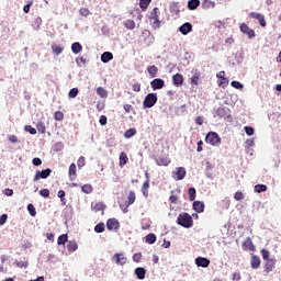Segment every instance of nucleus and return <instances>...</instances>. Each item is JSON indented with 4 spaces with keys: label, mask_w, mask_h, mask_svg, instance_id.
I'll return each instance as SVG.
<instances>
[{
    "label": "nucleus",
    "mask_w": 281,
    "mask_h": 281,
    "mask_svg": "<svg viewBox=\"0 0 281 281\" xmlns=\"http://www.w3.org/2000/svg\"><path fill=\"white\" fill-rule=\"evenodd\" d=\"M177 224L180 225V227H184V229H190V227L194 225V221L191 214L180 213L177 218Z\"/></svg>",
    "instance_id": "f257e3e1"
},
{
    "label": "nucleus",
    "mask_w": 281,
    "mask_h": 281,
    "mask_svg": "<svg viewBox=\"0 0 281 281\" xmlns=\"http://www.w3.org/2000/svg\"><path fill=\"white\" fill-rule=\"evenodd\" d=\"M157 93H148L143 101V109H153L157 104Z\"/></svg>",
    "instance_id": "f03ea898"
},
{
    "label": "nucleus",
    "mask_w": 281,
    "mask_h": 281,
    "mask_svg": "<svg viewBox=\"0 0 281 281\" xmlns=\"http://www.w3.org/2000/svg\"><path fill=\"white\" fill-rule=\"evenodd\" d=\"M205 142L211 146H221V136L216 132H209L205 136Z\"/></svg>",
    "instance_id": "7ed1b4c3"
},
{
    "label": "nucleus",
    "mask_w": 281,
    "mask_h": 281,
    "mask_svg": "<svg viewBox=\"0 0 281 281\" xmlns=\"http://www.w3.org/2000/svg\"><path fill=\"white\" fill-rule=\"evenodd\" d=\"M149 19L153 22L154 30H159L161 27V21H159V8H154L153 11L149 13Z\"/></svg>",
    "instance_id": "20e7f679"
},
{
    "label": "nucleus",
    "mask_w": 281,
    "mask_h": 281,
    "mask_svg": "<svg viewBox=\"0 0 281 281\" xmlns=\"http://www.w3.org/2000/svg\"><path fill=\"white\" fill-rule=\"evenodd\" d=\"M186 175H188L186 167H177L176 171L172 172L175 181H183L186 179Z\"/></svg>",
    "instance_id": "39448f33"
},
{
    "label": "nucleus",
    "mask_w": 281,
    "mask_h": 281,
    "mask_svg": "<svg viewBox=\"0 0 281 281\" xmlns=\"http://www.w3.org/2000/svg\"><path fill=\"white\" fill-rule=\"evenodd\" d=\"M49 175H52V169L50 168H46L44 170H37L33 181H41V179H47L49 177Z\"/></svg>",
    "instance_id": "423d86ee"
},
{
    "label": "nucleus",
    "mask_w": 281,
    "mask_h": 281,
    "mask_svg": "<svg viewBox=\"0 0 281 281\" xmlns=\"http://www.w3.org/2000/svg\"><path fill=\"white\" fill-rule=\"evenodd\" d=\"M217 80V85L218 87H222V89H225V87H227V85H229V79H227V77H225V70L220 71L216 75Z\"/></svg>",
    "instance_id": "0eeeda50"
},
{
    "label": "nucleus",
    "mask_w": 281,
    "mask_h": 281,
    "mask_svg": "<svg viewBox=\"0 0 281 281\" xmlns=\"http://www.w3.org/2000/svg\"><path fill=\"white\" fill-rule=\"evenodd\" d=\"M239 30L243 32V34H246L248 38H256V31L249 29V25L246 23L240 24Z\"/></svg>",
    "instance_id": "6e6552de"
},
{
    "label": "nucleus",
    "mask_w": 281,
    "mask_h": 281,
    "mask_svg": "<svg viewBox=\"0 0 281 281\" xmlns=\"http://www.w3.org/2000/svg\"><path fill=\"white\" fill-rule=\"evenodd\" d=\"M150 87L154 91H159V89H162L164 87H166V81H164V79L161 78H156L151 80Z\"/></svg>",
    "instance_id": "1a4fd4ad"
},
{
    "label": "nucleus",
    "mask_w": 281,
    "mask_h": 281,
    "mask_svg": "<svg viewBox=\"0 0 281 281\" xmlns=\"http://www.w3.org/2000/svg\"><path fill=\"white\" fill-rule=\"evenodd\" d=\"M215 115L217 117H232V114H229V108L227 106L217 108L215 111Z\"/></svg>",
    "instance_id": "9d476101"
},
{
    "label": "nucleus",
    "mask_w": 281,
    "mask_h": 281,
    "mask_svg": "<svg viewBox=\"0 0 281 281\" xmlns=\"http://www.w3.org/2000/svg\"><path fill=\"white\" fill-rule=\"evenodd\" d=\"M210 259L207 257H198L195 258L196 267H202V269H207L210 267Z\"/></svg>",
    "instance_id": "9b49d317"
},
{
    "label": "nucleus",
    "mask_w": 281,
    "mask_h": 281,
    "mask_svg": "<svg viewBox=\"0 0 281 281\" xmlns=\"http://www.w3.org/2000/svg\"><path fill=\"white\" fill-rule=\"evenodd\" d=\"M113 259L115 260L116 265H120L121 267H124V265H126V262L128 261V258H126L123 252H116L113 256Z\"/></svg>",
    "instance_id": "f8f14e48"
},
{
    "label": "nucleus",
    "mask_w": 281,
    "mask_h": 281,
    "mask_svg": "<svg viewBox=\"0 0 281 281\" xmlns=\"http://www.w3.org/2000/svg\"><path fill=\"white\" fill-rule=\"evenodd\" d=\"M179 32L182 33L183 36H188L190 32H192V23L186 22L179 26Z\"/></svg>",
    "instance_id": "ddd939ff"
},
{
    "label": "nucleus",
    "mask_w": 281,
    "mask_h": 281,
    "mask_svg": "<svg viewBox=\"0 0 281 281\" xmlns=\"http://www.w3.org/2000/svg\"><path fill=\"white\" fill-rule=\"evenodd\" d=\"M106 229H109V232H113V229H120V222H117L115 218H109L106 221Z\"/></svg>",
    "instance_id": "4468645a"
},
{
    "label": "nucleus",
    "mask_w": 281,
    "mask_h": 281,
    "mask_svg": "<svg viewBox=\"0 0 281 281\" xmlns=\"http://www.w3.org/2000/svg\"><path fill=\"white\" fill-rule=\"evenodd\" d=\"M250 16L251 19H256L257 21H259V25H261V27H267V21L265 20V15L252 12L250 13Z\"/></svg>",
    "instance_id": "2eb2a0df"
},
{
    "label": "nucleus",
    "mask_w": 281,
    "mask_h": 281,
    "mask_svg": "<svg viewBox=\"0 0 281 281\" xmlns=\"http://www.w3.org/2000/svg\"><path fill=\"white\" fill-rule=\"evenodd\" d=\"M193 210L198 214H201L202 212H205V203H203L201 201H194L193 202Z\"/></svg>",
    "instance_id": "dca6fc26"
},
{
    "label": "nucleus",
    "mask_w": 281,
    "mask_h": 281,
    "mask_svg": "<svg viewBox=\"0 0 281 281\" xmlns=\"http://www.w3.org/2000/svg\"><path fill=\"white\" fill-rule=\"evenodd\" d=\"M172 82L175 87H181L183 85V75L181 74L173 75Z\"/></svg>",
    "instance_id": "f3484780"
},
{
    "label": "nucleus",
    "mask_w": 281,
    "mask_h": 281,
    "mask_svg": "<svg viewBox=\"0 0 281 281\" xmlns=\"http://www.w3.org/2000/svg\"><path fill=\"white\" fill-rule=\"evenodd\" d=\"M134 273L138 280H144L146 278V269L138 267L134 270Z\"/></svg>",
    "instance_id": "a211bd4d"
},
{
    "label": "nucleus",
    "mask_w": 281,
    "mask_h": 281,
    "mask_svg": "<svg viewBox=\"0 0 281 281\" xmlns=\"http://www.w3.org/2000/svg\"><path fill=\"white\" fill-rule=\"evenodd\" d=\"M145 243H147V245H155V243H157V235L154 233L147 234L145 236Z\"/></svg>",
    "instance_id": "6ab92c4d"
},
{
    "label": "nucleus",
    "mask_w": 281,
    "mask_h": 281,
    "mask_svg": "<svg viewBox=\"0 0 281 281\" xmlns=\"http://www.w3.org/2000/svg\"><path fill=\"white\" fill-rule=\"evenodd\" d=\"M111 60H113V53L111 52H104L102 55H101V63H111Z\"/></svg>",
    "instance_id": "aec40b11"
},
{
    "label": "nucleus",
    "mask_w": 281,
    "mask_h": 281,
    "mask_svg": "<svg viewBox=\"0 0 281 281\" xmlns=\"http://www.w3.org/2000/svg\"><path fill=\"white\" fill-rule=\"evenodd\" d=\"M199 5H201V0H189L187 8L189 10H196V8H199Z\"/></svg>",
    "instance_id": "412c9836"
},
{
    "label": "nucleus",
    "mask_w": 281,
    "mask_h": 281,
    "mask_svg": "<svg viewBox=\"0 0 281 281\" xmlns=\"http://www.w3.org/2000/svg\"><path fill=\"white\" fill-rule=\"evenodd\" d=\"M68 175L70 181H76V164H70Z\"/></svg>",
    "instance_id": "4be33fe9"
},
{
    "label": "nucleus",
    "mask_w": 281,
    "mask_h": 281,
    "mask_svg": "<svg viewBox=\"0 0 281 281\" xmlns=\"http://www.w3.org/2000/svg\"><path fill=\"white\" fill-rule=\"evenodd\" d=\"M276 268V261L273 259H269L267 262H266V266H265V270L267 273H270V271H273V269Z\"/></svg>",
    "instance_id": "5701e85b"
},
{
    "label": "nucleus",
    "mask_w": 281,
    "mask_h": 281,
    "mask_svg": "<svg viewBox=\"0 0 281 281\" xmlns=\"http://www.w3.org/2000/svg\"><path fill=\"white\" fill-rule=\"evenodd\" d=\"M71 52H72V54H80V52H82V44H80L79 42L72 43Z\"/></svg>",
    "instance_id": "b1692460"
},
{
    "label": "nucleus",
    "mask_w": 281,
    "mask_h": 281,
    "mask_svg": "<svg viewBox=\"0 0 281 281\" xmlns=\"http://www.w3.org/2000/svg\"><path fill=\"white\" fill-rule=\"evenodd\" d=\"M147 71H148L150 78H157V74H158L159 69L157 68V66L151 65V66L147 67Z\"/></svg>",
    "instance_id": "393cba45"
},
{
    "label": "nucleus",
    "mask_w": 281,
    "mask_h": 281,
    "mask_svg": "<svg viewBox=\"0 0 281 281\" xmlns=\"http://www.w3.org/2000/svg\"><path fill=\"white\" fill-rule=\"evenodd\" d=\"M91 207L94 212H104L106 210V205L102 202H99L97 204H91Z\"/></svg>",
    "instance_id": "a878e982"
},
{
    "label": "nucleus",
    "mask_w": 281,
    "mask_h": 281,
    "mask_svg": "<svg viewBox=\"0 0 281 281\" xmlns=\"http://www.w3.org/2000/svg\"><path fill=\"white\" fill-rule=\"evenodd\" d=\"M135 135H137V130L135 127L128 128L124 133L125 139H131V137H135Z\"/></svg>",
    "instance_id": "bb28decb"
},
{
    "label": "nucleus",
    "mask_w": 281,
    "mask_h": 281,
    "mask_svg": "<svg viewBox=\"0 0 281 281\" xmlns=\"http://www.w3.org/2000/svg\"><path fill=\"white\" fill-rule=\"evenodd\" d=\"M260 267V257L252 255L251 256V269H258Z\"/></svg>",
    "instance_id": "cd10ccee"
},
{
    "label": "nucleus",
    "mask_w": 281,
    "mask_h": 281,
    "mask_svg": "<svg viewBox=\"0 0 281 281\" xmlns=\"http://www.w3.org/2000/svg\"><path fill=\"white\" fill-rule=\"evenodd\" d=\"M210 8H216V2H213V1H210V0H203L202 9L203 10H210Z\"/></svg>",
    "instance_id": "c85d7f7f"
},
{
    "label": "nucleus",
    "mask_w": 281,
    "mask_h": 281,
    "mask_svg": "<svg viewBox=\"0 0 281 281\" xmlns=\"http://www.w3.org/2000/svg\"><path fill=\"white\" fill-rule=\"evenodd\" d=\"M66 243H69V235L67 234L59 235L57 239V245H65Z\"/></svg>",
    "instance_id": "c756f323"
},
{
    "label": "nucleus",
    "mask_w": 281,
    "mask_h": 281,
    "mask_svg": "<svg viewBox=\"0 0 281 281\" xmlns=\"http://www.w3.org/2000/svg\"><path fill=\"white\" fill-rule=\"evenodd\" d=\"M126 164H128V156H126V153H121L120 154V166L121 168L126 166Z\"/></svg>",
    "instance_id": "7c9ffc66"
},
{
    "label": "nucleus",
    "mask_w": 281,
    "mask_h": 281,
    "mask_svg": "<svg viewBox=\"0 0 281 281\" xmlns=\"http://www.w3.org/2000/svg\"><path fill=\"white\" fill-rule=\"evenodd\" d=\"M179 2H171L170 3V12H175V14H179L181 12Z\"/></svg>",
    "instance_id": "2f4dec72"
},
{
    "label": "nucleus",
    "mask_w": 281,
    "mask_h": 281,
    "mask_svg": "<svg viewBox=\"0 0 281 281\" xmlns=\"http://www.w3.org/2000/svg\"><path fill=\"white\" fill-rule=\"evenodd\" d=\"M188 194H189V201H195V199H196V189L194 187L189 188Z\"/></svg>",
    "instance_id": "473e14b6"
},
{
    "label": "nucleus",
    "mask_w": 281,
    "mask_h": 281,
    "mask_svg": "<svg viewBox=\"0 0 281 281\" xmlns=\"http://www.w3.org/2000/svg\"><path fill=\"white\" fill-rule=\"evenodd\" d=\"M67 249L70 252L78 251V243H76V241H68Z\"/></svg>",
    "instance_id": "72a5a7b5"
},
{
    "label": "nucleus",
    "mask_w": 281,
    "mask_h": 281,
    "mask_svg": "<svg viewBox=\"0 0 281 281\" xmlns=\"http://www.w3.org/2000/svg\"><path fill=\"white\" fill-rule=\"evenodd\" d=\"M199 78H201V72L198 70L194 71L193 76L191 77V85H199Z\"/></svg>",
    "instance_id": "f704fd0d"
},
{
    "label": "nucleus",
    "mask_w": 281,
    "mask_h": 281,
    "mask_svg": "<svg viewBox=\"0 0 281 281\" xmlns=\"http://www.w3.org/2000/svg\"><path fill=\"white\" fill-rule=\"evenodd\" d=\"M135 191H131L128 196H127V204L126 207H128L130 205H133V203H135Z\"/></svg>",
    "instance_id": "c9c22d12"
},
{
    "label": "nucleus",
    "mask_w": 281,
    "mask_h": 281,
    "mask_svg": "<svg viewBox=\"0 0 281 281\" xmlns=\"http://www.w3.org/2000/svg\"><path fill=\"white\" fill-rule=\"evenodd\" d=\"M151 1H153V0H140V1H139V8H140V10H143V11L148 10V5H150Z\"/></svg>",
    "instance_id": "e433bc0d"
},
{
    "label": "nucleus",
    "mask_w": 281,
    "mask_h": 281,
    "mask_svg": "<svg viewBox=\"0 0 281 281\" xmlns=\"http://www.w3.org/2000/svg\"><path fill=\"white\" fill-rule=\"evenodd\" d=\"M255 192H257V194H262V192H267V186L266 184H256Z\"/></svg>",
    "instance_id": "4c0bfd02"
},
{
    "label": "nucleus",
    "mask_w": 281,
    "mask_h": 281,
    "mask_svg": "<svg viewBox=\"0 0 281 281\" xmlns=\"http://www.w3.org/2000/svg\"><path fill=\"white\" fill-rule=\"evenodd\" d=\"M81 191L83 192V194H91V192H93V186H91V184H83L81 187Z\"/></svg>",
    "instance_id": "58836bf2"
},
{
    "label": "nucleus",
    "mask_w": 281,
    "mask_h": 281,
    "mask_svg": "<svg viewBox=\"0 0 281 281\" xmlns=\"http://www.w3.org/2000/svg\"><path fill=\"white\" fill-rule=\"evenodd\" d=\"M148 188H150V180H146L143 183L142 192H143L144 196H148Z\"/></svg>",
    "instance_id": "ea45409f"
},
{
    "label": "nucleus",
    "mask_w": 281,
    "mask_h": 281,
    "mask_svg": "<svg viewBox=\"0 0 281 281\" xmlns=\"http://www.w3.org/2000/svg\"><path fill=\"white\" fill-rule=\"evenodd\" d=\"M36 128H37L38 133H41L42 135L45 134L46 127H45V123L43 121L37 122Z\"/></svg>",
    "instance_id": "a19ab883"
},
{
    "label": "nucleus",
    "mask_w": 281,
    "mask_h": 281,
    "mask_svg": "<svg viewBox=\"0 0 281 281\" xmlns=\"http://www.w3.org/2000/svg\"><path fill=\"white\" fill-rule=\"evenodd\" d=\"M105 229V226H104V223H99L94 226V232L95 234H102V232H104Z\"/></svg>",
    "instance_id": "79ce46f5"
},
{
    "label": "nucleus",
    "mask_w": 281,
    "mask_h": 281,
    "mask_svg": "<svg viewBox=\"0 0 281 281\" xmlns=\"http://www.w3.org/2000/svg\"><path fill=\"white\" fill-rule=\"evenodd\" d=\"M41 25H43V20L41 18H36L33 22V30H41Z\"/></svg>",
    "instance_id": "37998d69"
},
{
    "label": "nucleus",
    "mask_w": 281,
    "mask_h": 281,
    "mask_svg": "<svg viewBox=\"0 0 281 281\" xmlns=\"http://www.w3.org/2000/svg\"><path fill=\"white\" fill-rule=\"evenodd\" d=\"M231 87H233L234 89H244L245 86L243 83H240V81H237V80H233L231 82Z\"/></svg>",
    "instance_id": "c03bdc74"
},
{
    "label": "nucleus",
    "mask_w": 281,
    "mask_h": 281,
    "mask_svg": "<svg viewBox=\"0 0 281 281\" xmlns=\"http://www.w3.org/2000/svg\"><path fill=\"white\" fill-rule=\"evenodd\" d=\"M78 93H80V91L78 90V88H71L69 93H68V97L74 99V98H77L78 97Z\"/></svg>",
    "instance_id": "a18cd8bd"
},
{
    "label": "nucleus",
    "mask_w": 281,
    "mask_h": 281,
    "mask_svg": "<svg viewBox=\"0 0 281 281\" xmlns=\"http://www.w3.org/2000/svg\"><path fill=\"white\" fill-rule=\"evenodd\" d=\"M244 131H245L246 135H248V137H251V135H254L256 133V130H254L252 126H245Z\"/></svg>",
    "instance_id": "49530a36"
},
{
    "label": "nucleus",
    "mask_w": 281,
    "mask_h": 281,
    "mask_svg": "<svg viewBox=\"0 0 281 281\" xmlns=\"http://www.w3.org/2000/svg\"><path fill=\"white\" fill-rule=\"evenodd\" d=\"M97 94L100 95V98H106L108 95L106 90L102 87L97 88Z\"/></svg>",
    "instance_id": "de8ad7c7"
},
{
    "label": "nucleus",
    "mask_w": 281,
    "mask_h": 281,
    "mask_svg": "<svg viewBox=\"0 0 281 281\" xmlns=\"http://www.w3.org/2000/svg\"><path fill=\"white\" fill-rule=\"evenodd\" d=\"M52 50L54 52V54H56V56H60V54H63V47L58 45H53Z\"/></svg>",
    "instance_id": "09e8293b"
},
{
    "label": "nucleus",
    "mask_w": 281,
    "mask_h": 281,
    "mask_svg": "<svg viewBox=\"0 0 281 281\" xmlns=\"http://www.w3.org/2000/svg\"><path fill=\"white\" fill-rule=\"evenodd\" d=\"M125 27L126 30H135V21L133 20L125 21Z\"/></svg>",
    "instance_id": "8fccbe9b"
},
{
    "label": "nucleus",
    "mask_w": 281,
    "mask_h": 281,
    "mask_svg": "<svg viewBox=\"0 0 281 281\" xmlns=\"http://www.w3.org/2000/svg\"><path fill=\"white\" fill-rule=\"evenodd\" d=\"M170 164V160L168 158H159L157 160L158 166H168Z\"/></svg>",
    "instance_id": "3c124183"
},
{
    "label": "nucleus",
    "mask_w": 281,
    "mask_h": 281,
    "mask_svg": "<svg viewBox=\"0 0 281 281\" xmlns=\"http://www.w3.org/2000/svg\"><path fill=\"white\" fill-rule=\"evenodd\" d=\"M64 117H65V114H64L63 112H60V111H57V112H55V114H54V119H55L57 122H61V120H64Z\"/></svg>",
    "instance_id": "603ef678"
},
{
    "label": "nucleus",
    "mask_w": 281,
    "mask_h": 281,
    "mask_svg": "<svg viewBox=\"0 0 281 281\" xmlns=\"http://www.w3.org/2000/svg\"><path fill=\"white\" fill-rule=\"evenodd\" d=\"M27 212L30 213L31 216H36V207H34V204L27 205Z\"/></svg>",
    "instance_id": "864d4df0"
},
{
    "label": "nucleus",
    "mask_w": 281,
    "mask_h": 281,
    "mask_svg": "<svg viewBox=\"0 0 281 281\" xmlns=\"http://www.w3.org/2000/svg\"><path fill=\"white\" fill-rule=\"evenodd\" d=\"M24 131L30 133V135H36V128L32 127V125H25Z\"/></svg>",
    "instance_id": "5fc2aeb1"
},
{
    "label": "nucleus",
    "mask_w": 281,
    "mask_h": 281,
    "mask_svg": "<svg viewBox=\"0 0 281 281\" xmlns=\"http://www.w3.org/2000/svg\"><path fill=\"white\" fill-rule=\"evenodd\" d=\"M40 196H43L44 199H49V189L40 190Z\"/></svg>",
    "instance_id": "6e6d98bb"
},
{
    "label": "nucleus",
    "mask_w": 281,
    "mask_h": 281,
    "mask_svg": "<svg viewBox=\"0 0 281 281\" xmlns=\"http://www.w3.org/2000/svg\"><path fill=\"white\" fill-rule=\"evenodd\" d=\"M234 199H235V201H243V199H245V194H243V192H240V191H237L234 194Z\"/></svg>",
    "instance_id": "4d7b16f0"
},
{
    "label": "nucleus",
    "mask_w": 281,
    "mask_h": 281,
    "mask_svg": "<svg viewBox=\"0 0 281 281\" xmlns=\"http://www.w3.org/2000/svg\"><path fill=\"white\" fill-rule=\"evenodd\" d=\"M132 89L136 93H139L142 91V85L139 82H135V83H133Z\"/></svg>",
    "instance_id": "13d9d810"
},
{
    "label": "nucleus",
    "mask_w": 281,
    "mask_h": 281,
    "mask_svg": "<svg viewBox=\"0 0 281 281\" xmlns=\"http://www.w3.org/2000/svg\"><path fill=\"white\" fill-rule=\"evenodd\" d=\"M2 193L4 194V196H13L14 195V190L7 188L2 191Z\"/></svg>",
    "instance_id": "bf43d9fd"
},
{
    "label": "nucleus",
    "mask_w": 281,
    "mask_h": 281,
    "mask_svg": "<svg viewBox=\"0 0 281 281\" xmlns=\"http://www.w3.org/2000/svg\"><path fill=\"white\" fill-rule=\"evenodd\" d=\"M245 144H246V147H247L248 149H249V148H254V146H255L254 138H248V139H246Z\"/></svg>",
    "instance_id": "052dcab7"
},
{
    "label": "nucleus",
    "mask_w": 281,
    "mask_h": 281,
    "mask_svg": "<svg viewBox=\"0 0 281 281\" xmlns=\"http://www.w3.org/2000/svg\"><path fill=\"white\" fill-rule=\"evenodd\" d=\"M133 261L134 262H140L142 261V254L140 252H136L133 255Z\"/></svg>",
    "instance_id": "680f3d73"
},
{
    "label": "nucleus",
    "mask_w": 281,
    "mask_h": 281,
    "mask_svg": "<svg viewBox=\"0 0 281 281\" xmlns=\"http://www.w3.org/2000/svg\"><path fill=\"white\" fill-rule=\"evenodd\" d=\"M85 164H86L85 157L83 156L79 157L77 162L78 168H85Z\"/></svg>",
    "instance_id": "e2e57ef3"
},
{
    "label": "nucleus",
    "mask_w": 281,
    "mask_h": 281,
    "mask_svg": "<svg viewBox=\"0 0 281 281\" xmlns=\"http://www.w3.org/2000/svg\"><path fill=\"white\" fill-rule=\"evenodd\" d=\"M32 164H33V166L38 167V166L43 165V160L41 158L36 157V158H33Z\"/></svg>",
    "instance_id": "0e129e2a"
},
{
    "label": "nucleus",
    "mask_w": 281,
    "mask_h": 281,
    "mask_svg": "<svg viewBox=\"0 0 281 281\" xmlns=\"http://www.w3.org/2000/svg\"><path fill=\"white\" fill-rule=\"evenodd\" d=\"M5 223H8V214H2L0 216V225H5Z\"/></svg>",
    "instance_id": "69168bd1"
},
{
    "label": "nucleus",
    "mask_w": 281,
    "mask_h": 281,
    "mask_svg": "<svg viewBox=\"0 0 281 281\" xmlns=\"http://www.w3.org/2000/svg\"><path fill=\"white\" fill-rule=\"evenodd\" d=\"M170 194H171V195L169 196L170 203H177L178 198H177V195H175V191H171Z\"/></svg>",
    "instance_id": "338daca9"
},
{
    "label": "nucleus",
    "mask_w": 281,
    "mask_h": 281,
    "mask_svg": "<svg viewBox=\"0 0 281 281\" xmlns=\"http://www.w3.org/2000/svg\"><path fill=\"white\" fill-rule=\"evenodd\" d=\"M263 260H269V250L262 249L261 250Z\"/></svg>",
    "instance_id": "774afa93"
}]
</instances>
